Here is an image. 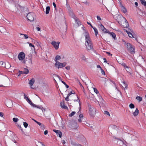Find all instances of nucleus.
I'll list each match as a JSON object with an SVG mask.
<instances>
[{
	"instance_id": "f257e3e1",
	"label": "nucleus",
	"mask_w": 146,
	"mask_h": 146,
	"mask_svg": "<svg viewBox=\"0 0 146 146\" xmlns=\"http://www.w3.org/2000/svg\"><path fill=\"white\" fill-rule=\"evenodd\" d=\"M86 38L85 45L88 50H89L93 49V46L89 34L86 32L85 33Z\"/></svg>"
},
{
	"instance_id": "f03ea898",
	"label": "nucleus",
	"mask_w": 146,
	"mask_h": 146,
	"mask_svg": "<svg viewBox=\"0 0 146 146\" xmlns=\"http://www.w3.org/2000/svg\"><path fill=\"white\" fill-rule=\"evenodd\" d=\"M125 46L127 48V50L129 51L131 54H133L135 53L134 48L131 44L129 43H127L125 44Z\"/></svg>"
},
{
	"instance_id": "7ed1b4c3",
	"label": "nucleus",
	"mask_w": 146,
	"mask_h": 146,
	"mask_svg": "<svg viewBox=\"0 0 146 146\" xmlns=\"http://www.w3.org/2000/svg\"><path fill=\"white\" fill-rule=\"evenodd\" d=\"M35 16V13L33 12H31L27 14V17L29 20L30 21H33Z\"/></svg>"
},
{
	"instance_id": "20e7f679",
	"label": "nucleus",
	"mask_w": 146,
	"mask_h": 146,
	"mask_svg": "<svg viewBox=\"0 0 146 146\" xmlns=\"http://www.w3.org/2000/svg\"><path fill=\"white\" fill-rule=\"evenodd\" d=\"M89 113L90 115L92 117L94 116L96 113V109L91 106H89Z\"/></svg>"
},
{
	"instance_id": "39448f33",
	"label": "nucleus",
	"mask_w": 146,
	"mask_h": 146,
	"mask_svg": "<svg viewBox=\"0 0 146 146\" xmlns=\"http://www.w3.org/2000/svg\"><path fill=\"white\" fill-rule=\"evenodd\" d=\"M66 64V63L64 62L63 63H61L58 61H57L55 63V66L58 68H61L64 67Z\"/></svg>"
},
{
	"instance_id": "423d86ee",
	"label": "nucleus",
	"mask_w": 146,
	"mask_h": 146,
	"mask_svg": "<svg viewBox=\"0 0 146 146\" xmlns=\"http://www.w3.org/2000/svg\"><path fill=\"white\" fill-rule=\"evenodd\" d=\"M28 102L33 107L39 108L41 109L42 111H43V110L44 111L45 110V109L42 106H40L35 104L31 102L30 100Z\"/></svg>"
},
{
	"instance_id": "0eeeda50",
	"label": "nucleus",
	"mask_w": 146,
	"mask_h": 146,
	"mask_svg": "<svg viewBox=\"0 0 146 146\" xmlns=\"http://www.w3.org/2000/svg\"><path fill=\"white\" fill-rule=\"evenodd\" d=\"M114 138L118 140L117 142V145L120 146H122L124 144L125 145V143H126V142L124 140H122L121 139H119V138H116L115 137H114Z\"/></svg>"
},
{
	"instance_id": "6e6552de",
	"label": "nucleus",
	"mask_w": 146,
	"mask_h": 146,
	"mask_svg": "<svg viewBox=\"0 0 146 146\" xmlns=\"http://www.w3.org/2000/svg\"><path fill=\"white\" fill-rule=\"evenodd\" d=\"M15 7H17V9H20L22 11L25 12V11H28V8L27 7H21L18 5H16Z\"/></svg>"
},
{
	"instance_id": "1a4fd4ad",
	"label": "nucleus",
	"mask_w": 146,
	"mask_h": 146,
	"mask_svg": "<svg viewBox=\"0 0 146 146\" xmlns=\"http://www.w3.org/2000/svg\"><path fill=\"white\" fill-rule=\"evenodd\" d=\"M60 43V42H56L55 41H53L51 42V44L53 46L56 50L58 49Z\"/></svg>"
},
{
	"instance_id": "9d476101",
	"label": "nucleus",
	"mask_w": 146,
	"mask_h": 146,
	"mask_svg": "<svg viewBox=\"0 0 146 146\" xmlns=\"http://www.w3.org/2000/svg\"><path fill=\"white\" fill-rule=\"evenodd\" d=\"M25 57V55L23 52H21L18 55V58L20 60H23Z\"/></svg>"
},
{
	"instance_id": "9b49d317",
	"label": "nucleus",
	"mask_w": 146,
	"mask_h": 146,
	"mask_svg": "<svg viewBox=\"0 0 146 146\" xmlns=\"http://www.w3.org/2000/svg\"><path fill=\"white\" fill-rule=\"evenodd\" d=\"M68 13L74 19H76V17L74 14L72 10L71 9L68 10Z\"/></svg>"
},
{
	"instance_id": "f8f14e48",
	"label": "nucleus",
	"mask_w": 146,
	"mask_h": 146,
	"mask_svg": "<svg viewBox=\"0 0 146 146\" xmlns=\"http://www.w3.org/2000/svg\"><path fill=\"white\" fill-rule=\"evenodd\" d=\"M53 131L56 133L57 135L60 138L61 137L62 133L60 131L56 129H53Z\"/></svg>"
},
{
	"instance_id": "ddd939ff",
	"label": "nucleus",
	"mask_w": 146,
	"mask_h": 146,
	"mask_svg": "<svg viewBox=\"0 0 146 146\" xmlns=\"http://www.w3.org/2000/svg\"><path fill=\"white\" fill-rule=\"evenodd\" d=\"M6 106L8 107H11L13 106L12 101L11 100L8 101L7 102Z\"/></svg>"
},
{
	"instance_id": "4468645a",
	"label": "nucleus",
	"mask_w": 146,
	"mask_h": 146,
	"mask_svg": "<svg viewBox=\"0 0 146 146\" xmlns=\"http://www.w3.org/2000/svg\"><path fill=\"white\" fill-rule=\"evenodd\" d=\"M107 33H109L111 36L112 37L114 38V40H115L116 39V35L115 33L113 32H110L109 31L107 32Z\"/></svg>"
},
{
	"instance_id": "2eb2a0df",
	"label": "nucleus",
	"mask_w": 146,
	"mask_h": 146,
	"mask_svg": "<svg viewBox=\"0 0 146 146\" xmlns=\"http://www.w3.org/2000/svg\"><path fill=\"white\" fill-rule=\"evenodd\" d=\"M60 106L62 108L65 109H68V108L66 106L64 105V104L63 102H61L60 104Z\"/></svg>"
},
{
	"instance_id": "dca6fc26",
	"label": "nucleus",
	"mask_w": 146,
	"mask_h": 146,
	"mask_svg": "<svg viewBox=\"0 0 146 146\" xmlns=\"http://www.w3.org/2000/svg\"><path fill=\"white\" fill-rule=\"evenodd\" d=\"M35 81L34 79L33 78L29 81V83L31 86H32L33 85Z\"/></svg>"
},
{
	"instance_id": "f3484780",
	"label": "nucleus",
	"mask_w": 146,
	"mask_h": 146,
	"mask_svg": "<svg viewBox=\"0 0 146 146\" xmlns=\"http://www.w3.org/2000/svg\"><path fill=\"white\" fill-rule=\"evenodd\" d=\"M32 120L34 121L35 122H36L37 124H38L41 127H44V125L43 124H42L41 123L39 122H38L36 120L34 119H33Z\"/></svg>"
},
{
	"instance_id": "a211bd4d",
	"label": "nucleus",
	"mask_w": 146,
	"mask_h": 146,
	"mask_svg": "<svg viewBox=\"0 0 146 146\" xmlns=\"http://www.w3.org/2000/svg\"><path fill=\"white\" fill-rule=\"evenodd\" d=\"M124 24V25H123V26L124 28H127L129 26L128 23L126 19H125V21Z\"/></svg>"
},
{
	"instance_id": "6ab92c4d",
	"label": "nucleus",
	"mask_w": 146,
	"mask_h": 146,
	"mask_svg": "<svg viewBox=\"0 0 146 146\" xmlns=\"http://www.w3.org/2000/svg\"><path fill=\"white\" fill-rule=\"evenodd\" d=\"M139 113V111L138 110V109L137 108L135 111V112H134L133 113V115L134 116H136Z\"/></svg>"
},
{
	"instance_id": "aec40b11",
	"label": "nucleus",
	"mask_w": 146,
	"mask_h": 146,
	"mask_svg": "<svg viewBox=\"0 0 146 146\" xmlns=\"http://www.w3.org/2000/svg\"><path fill=\"white\" fill-rule=\"evenodd\" d=\"M121 10L124 13H126L127 11L126 9L123 6H121Z\"/></svg>"
},
{
	"instance_id": "412c9836",
	"label": "nucleus",
	"mask_w": 146,
	"mask_h": 146,
	"mask_svg": "<svg viewBox=\"0 0 146 146\" xmlns=\"http://www.w3.org/2000/svg\"><path fill=\"white\" fill-rule=\"evenodd\" d=\"M100 100L101 101L99 103V104L101 105L102 106H104V105L105 102L104 100L102 99H100Z\"/></svg>"
},
{
	"instance_id": "4be33fe9",
	"label": "nucleus",
	"mask_w": 146,
	"mask_h": 146,
	"mask_svg": "<svg viewBox=\"0 0 146 146\" xmlns=\"http://www.w3.org/2000/svg\"><path fill=\"white\" fill-rule=\"evenodd\" d=\"M21 131L23 132V133L25 135H27L28 133L27 131L26 130V129L24 128V129H23L21 128Z\"/></svg>"
},
{
	"instance_id": "5701e85b",
	"label": "nucleus",
	"mask_w": 146,
	"mask_h": 146,
	"mask_svg": "<svg viewBox=\"0 0 146 146\" xmlns=\"http://www.w3.org/2000/svg\"><path fill=\"white\" fill-rule=\"evenodd\" d=\"M50 10V7L49 6H47L46 8V14H48L49 13Z\"/></svg>"
},
{
	"instance_id": "b1692460",
	"label": "nucleus",
	"mask_w": 146,
	"mask_h": 146,
	"mask_svg": "<svg viewBox=\"0 0 146 146\" xmlns=\"http://www.w3.org/2000/svg\"><path fill=\"white\" fill-rule=\"evenodd\" d=\"M60 58L61 57L59 55H57L55 57L54 60L56 62L58 60H60Z\"/></svg>"
},
{
	"instance_id": "393cba45",
	"label": "nucleus",
	"mask_w": 146,
	"mask_h": 146,
	"mask_svg": "<svg viewBox=\"0 0 146 146\" xmlns=\"http://www.w3.org/2000/svg\"><path fill=\"white\" fill-rule=\"evenodd\" d=\"M93 29H94V31L95 34L96 36H97L98 34V30L95 27H94L93 28Z\"/></svg>"
},
{
	"instance_id": "a878e982",
	"label": "nucleus",
	"mask_w": 146,
	"mask_h": 146,
	"mask_svg": "<svg viewBox=\"0 0 146 146\" xmlns=\"http://www.w3.org/2000/svg\"><path fill=\"white\" fill-rule=\"evenodd\" d=\"M122 83L124 84V86H123L122 87L125 89H127V85L126 83L125 82L123 81L122 82Z\"/></svg>"
},
{
	"instance_id": "bb28decb",
	"label": "nucleus",
	"mask_w": 146,
	"mask_h": 146,
	"mask_svg": "<svg viewBox=\"0 0 146 146\" xmlns=\"http://www.w3.org/2000/svg\"><path fill=\"white\" fill-rule=\"evenodd\" d=\"M24 72V74H27L28 73L29 71V70L26 68L24 69V70L23 71Z\"/></svg>"
},
{
	"instance_id": "cd10ccee",
	"label": "nucleus",
	"mask_w": 146,
	"mask_h": 146,
	"mask_svg": "<svg viewBox=\"0 0 146 146\" xmlns=\"http://www.w3.org/2000/svg\"><path fill=\"white\" fill-rule=\"evenodd\" d=\"M136 99L139 101V102L141 101L142 100V98L140 96H137L136 97Z\"/></svg>"
},
{
	"instance_id": "c85d7f7f",
	"label": "nucleus",
	"mask_w": 146,
	"mask_h": 146,
	"mask_svg": "<svg viewBox=\"0 0 146 146\" xmlns=\"http://www.w3.org/2000/svg\"><path fill=\"white\" fill-rule=\"evenodd\" d=\"M141 4L144 6H145L146 5V2L144 0H140Z\"/></svg>"
},
{
	"instance_id": "c756f323",
	"label": "nucleus",
	"mask_w": 146,
	"mask_h": 146,
	"mask_svg": "<svg viewBox=\"0 0 146 146\" xmlns=\"http://www.w3.org/2000/svg\"><path fill=\"white\" fill-rule=\"evenodd\" d=\"M104 113L105 115H108L109 116H110V115L109 113L107 111H104Z\"/></svg>"
},
{
	"instance_id": "7c9ffc66",
	"label": "nucleus",
	"mask_w": 146,
	"mask_h": 146,
	"mask_svg": "<svg viewBox=\"0 0 146 146\" xmlns=\"http://www.w3.org/2000/svg\"><path fill=\"white\" fill-rule=\"evenodd\" d=\"M76 23L78 25H80V22L79 21V20L78 19H76H76H74Z\"/></svg>"
},
{
	"instance_id": "2f4dec72",
	"label": "nucleus",
	"mask_w": 146,
	"mask_h": 146,
	"mask_svg": "<svg viewBox=\"0 0 146 146\" xmlns=\"http://www.w3.org/2000/svg\"><path fill=\"white\" fill-rule=\"evenodd\" d=\"M81 58L83 60H84L86 61V58L84 55H82L81 56Z\"/></svg>"
},
{
	"instance_id": "473e14b6",
	"label": "nucleus",
	"mask_w": 146,
	"mask_h": 146,
	"mask_svg": "<svg viewBox=\"0 0 146 146\" xmlns=\"http://www.w3.org/2000/svg\"><path fill=\"white\" fill-rule=\"evenodd\" d=\"M11 67L10 64H9L8 63H7L6 64V66L5 68L7 69H8L9 68Z\"/></svg>"
},
{
	"instance_id": "72a5a7b5",
	"label": "nucleus",
	"mask_w": 146,
	"mask_h": 146,
	"mask_svg": "<svg viewBox=\"0 0 146 146\" xmlns=\"http://www.w3.org/2000/svg\"><path fill=\"white\" fill-rule=\"evenodd\" d=\"M129 107L133 109L134 108L135 106L133 104L131 103L129 104Z\"/></svg>"
},
{
	"instance_id": "f704fd0d",
	"label": "nucleus",
	"mask_w": 146,
	"mask_h": 146,
	"mask_svg": "<svg viewBox=\"0 0 146 146\" xmlns=\"http://www.w3.org/2000/svg\"><path fill=\"white\" fill-rule=\"evenodd\" d=\"M76 113L75 111L72 112L69 115V116L71 117L73 116Z\"/></svg>"
},
{
	"instance_id": "c9c22d12",
	"label": "nucleus",
	"mask_w": 146,
	"mask_h": 146,
	"mask_svg": "<svg viewBox=\"0 0 146 146\" xmlns=\"http://www.w3.org/2000/svg\"><path fill=\"white\" fill-rule=\"evenodd\" d=\"M131 32L130 31L129 32H128L129 33H128V34L129 37L132 38L133 37L132 34L131 33Z\"/></svg>"
},
{
	"instance_id": "e433bc0d",
	"label": "nucleus",
	"mask_w": 146,
	"mask_h": 146,
	"mask_svg": "<svg viewBox=\"0 0 146 146\" xmlns=\"http://www.w3.org/2000/svg\"><path fill=\"white\" fill-rule=\"evenodd\" d=\"M61 82L65 86L66 88H69V86L67 85L65 82L62 81Z\"/></svg>"
},
{
	"instance_id": "4c0bfd02",
	"label": "nucleus",
	"mask_w": 146,
	"mask_h": 146,
	"mask_svg": "<svg viewBox=\"0 0 146 146\" xmlns=\"http://www.w3.org/2000/svg\"><path fill=\"white\" fill-rule=\"evenodd\" d=\"M13 121L15 122H17L18 120V119L17 118L15 117L13 118Z\"/></svg>"
},
{
	"instance_id": "58836bf2",
	"label": "nucleus",
	"mask_w": 146,
	"mask_h": 146,
	"mask_svg": "<svg viewBox=\"0 0 146 146\" xmlns=\"http://www.w3.org/2000/svg\"><path fill=\"white\" fill-rule=\"evenodd\" d=\"M66 3H67V4H66V8L68 10L69 9H70L71 8L70 7L69 5H68V4H67V0H66Z\"/></svg>"
},
{
	"instance_id": "ea45409f",
	"label": "nucleus",
	"mask_w": 146,
	"mask_h": 146,
	"mask_svg": "<svg viewBox=\"0 0 146 146\" xmlns=\"http://www.w3.org/2000/svg\"><path fill=\"white\" fill-rule=\"evenodd\" d=\"M23 125L25 128H27L28 126V124L26 122H24Z\"/></svg>"
},
{
	"instance_id": "a19ab883",
	"label": "nucleus",
	"mask_w": 146,
	"mask_h": 146,
	"mask_svg": "<svg viewBox=\"0 0 146 146\" xmlns=\"http://www.w3.org/2000/svg\"><path fill=\"white\" fill-rule=\"evenodd\" d=\"M82 2L85 4L86 5H87L88 6H89L90 5L89 2H87V1H83Z\"/></svg>"
},
{
	"instance_id": "79ce46f5",
	"label": "nucleus",
	"mask_w": 146,
	"mask_h": 146,
	"mask_svg": "<svg viewBox=\"0 0 146 146\" xmlns=\"http://www.w3.org/2000/svg\"><path fill=\"white\" fill-rule=\"evenodd\" d=\"M125 31L126 32L127 34L128 33H129L128 32H129L130 31L131 32H132V31L130 29H129V28L128 29V31H127L126 29H125Z\"/></svg>"
},
{
	"instance_id": "37998d69",
	"label": "nucleus",
	"mask_w": 146,
	"mask_h": 146,
	"mask_svg": "<svg viewBox=\"0 0 146 146\" xmlns=\"http://www.w3.org/2000/svg\"><path fill=\"white\" fill-rule=\"evenodd\" d=\"M104 28L105 27L104 26L102 25L101 24L100 26V28L101 29L102 31Z\"/></svg>"
},
{
	"instance_id": "c03bdc74",
	"label": "nucleus",
	"mask_w": 146,
	"mask_h": 146,
	"mask_svg": "<svg viewBox=\"0 0 146 146\" xmlns=\"http://www.w3.org/2000/svg\"><path fill=\"white\" fill-rule=\"evenodd\" d=\"M19 74L18 75V76H20V75L22 74H24V72L23 71H19Z\"/></svg>"
},
{
	"instance_id": "a18cd8bd",
	"label": "nucleus",
	"mask_w": 146,
	"mask_h": 146,
	"mask_svg": "<svg viewBox=\"0 0 146 146\" xmlns=\"http://www.w3.org/2000/svg\"><path fill=\"white\" fill-rule=\"evenodd\" d=\"M20 35H24V36L25 37V39H27V38H28V36L27 35L23 34H20Z\"/></svg>"
},
{
	"instance_id": "49530a36",
	"label": "nucleus",
	"mask_w": 146,
	"mask_h": 146,
	"mask_svg": "<svg viewBox=\"0 0 146 146\" xmlns=\"http://www.w3.org/2000/svg\"><path fill=\"white\" fill-rule=\"evenodd\" d=\"M94 91L96 94L99 93V92L98 90L96 88H94Z\"/></svg>"
},
{
	"instance_id": "de8ad7c7",
	"label": "nucleus",
	"mask_w": 146,
	"mask_h": 146,
	"mask_svg": "<svg viewBox=\"0 0 146 146\" xmlns=\"http://www.w3.org/2000/svg\"><path fill=\"white\" fill-rule=\"evenodd\" d=\"M126 70L127 72H129L131 70V68H130L128 67L127 66V68H126Z\"/></svg>"
},
{
	"instance_id": "09e8293b",
	"label": "nucleus",
	"mask_w": 146,
	"mask_h": 146,
	"mask_svg": "<svg viewBox=\"0 0 146 146\" xmlns=\"http://www.w3.org/2000/svg\"><path fill=\"white\" fill-rule=\"evenodd\" d=\"M101 73L102 74L104 75L105 74V73L104 71L102 69V68H101Z\"/></svg>"
},
{
	"instance_id": "8fccbe9b",
	"label": "nucleus",
	"mask_w": 146,
	"mask_h": 146,
	"mask_svg": "<svg viewBox=\"0 0 146 146\" xmlns=\"http://www.w3.org/2000/svg\"><path fill=\"white\" fill-rule=\"evenodd\" d=\"M122 65L125 68V69H126V68H127V66H126V64L125 63H123Z\"/></svg>"
},
{
	"instance_id": "3c124183",
	"label": "nucleus",
	"mask_w": 146,
	"mask_h": 146,
	"mask_svg": "<svg viewBox=\"0 0 146 146\" xmlns=\"http://www.w3.org/2000/svg\"><path fill=\"white\" fill-rule=\"evenodd\" d=\"M5 66H6L5 63L3 62V64H2H2L1 66H2L3 67H5Z\"/></svg>"
},
{
	"instance_id": "603ef678",
	"label": "nucleus",
	"mask_w": 146,
	"mask_h": 146,
	"mask_svg": "<svg viewBox=\"0 0 146 146\" xmlns=\"http://www.w3.org/2000/svg\"><path fill=\"white\" fill-rule=\"evenodd\" d=\"M116 127V125H110L109 126V127H110V128H114Z\"/></svg>"
},
{
	"instance_id": "864d4df0",
	"label": "nucleus",
	"mask_w": 146,
	"mask_h": 146,
	"mask_svg": "<svg viewBox=\"0 0 146 146\" xmlns=\"http://www.w3.org/2000/svg\"><path fill=\"white\" fill-rule=\"evenodd\" d=\"M107 29L105 28L103 30H102V31H103L105 33H107Z\"/></svg>"
},
{
	"instance_id": "5fc2aeb1",
	"label": "nucleus",
	"mask_w": 146,
	"mask_h": 146,
	"mask_svg": "<svg viewBox=\"0 0 146 146\" xmlns=\"http://www.w3.org/2000/svg\"><path fill=\"white\" fill-rule=\"evenodd\" d=\"M97 19L98 20H101V18L99 16H97Z\"/></svg>"
},
{
	"instance_id": "6e6d98bb",
	"label": "nucleus",
	"mask_w": 146,
	"mask_h": 146,
	"mask_svg": "<svg viewBox=\"0 0 146 146\" xmlns=\"http://www.w3.org/2000/svg\"><path fill=\"white\" fill-rule=\"evenodd\" d=\"M24 99H25L26 100L27 99V98L28 99L29 98L27 96H26L25 94H24Z\"/></svg>"
},
{
	"instance_id": "4d7b16f0",
	"label": "nucleus",
	"mask_w": 146,
	"mask_h": 146,
	"mask_svg": "<svg viewBox=\"0 0 146 146\" xmlns=\"http://www.w3.org/2000/svg\"><path fill=\"white\" fill-rule=\"evenodd\" d=\"M87 23L89 25H90L91 27L92 28H93L94 27H93L92 26V25L90 23H89L88 22H87Z\"/></svg>"
},
{
	"instance_id": "13d9d810",
	"label": "nucleus",
	"mask_w": 146,
	"mask_h": 146,
	"mask_svg": "<svg viewBox=\"0 0 146 146\" xmlns=\"http://www.w3.org/2000/svg\"><path fill=\"white\" fill-rule=\"evenodd\" d=\"M3 113L2 112H0V116L1 117H3Z\"/></svg>"
},
{
	"instance_id": "bf43d9fd",
	"label": "nucleus",
	"mask_w": 146,
	"mask_h": 146,
	"mask_svg": "<svg viewBox=\"0 0 146 146\" xmlns=\"http://www.w3.org/2000/svg\"><path fill=\"white\" fill-rule=\"evenodd\" d=\"M65 68L67 70H69L70 69V66H66L65 67Z\"/></svg>"
},
{
	"instance_id": "052dcab7",
	"label": "nucleus",
	"mask_w": 146,
	"mask_h": 146,
	"mask_svg": "<svg viewBox=\"0 0 146 146\" xmlns=\"http://www.w3.org/2000/svg\"><path fill=\"white\" fill-rule=\"evenodd\" d=\"M65 100H66V101H69V98L68 97H66L65 98Z\"/></svg>"
},
{
	"instance_id": "680f3d73",
	"label": "nucleus",
	"mask_w": 146,
	"mask_h": 146,
	"mask_svg": "<svg viewBox=\"0 0 146 146\" xmlns=\"http://www.w3.org/2000/svg\"><path fill=\"white\" fill-rule=\"evenodd\" d=\"M69 94L71 95L72 94H75V92L74 91H73V92L71 91L70 92Z\"/></svg>"
},
{
	"instance_id": "e2e57ef3",
	"label": "nucleus",
	"mask_w": 146,
	"mask_h": 146,
	"mask_svg": "<svg viewBox=\"0 0 146 146\" xmlns=\"http://www.w3.org/2000/svg\"><path fill=\"white\" fill-rule=\"evenodd\" d=\"M35 42H36V44L37 45V46H40V45L38 41H35Z\"/></svg>"
},
{
	"instance_id": "0e129e2a",
	"label": "nucleus",
	"mask_w": 146,
	"mask_h": 146,
	"mask_svg": "<svg viewBox=\"0 0 146 146\" xmlns=\"http://www.w3.org/2000/svg\"><path fill=\"white\" fill-rule=\"evenodd\" d=\"M53 5L54 6V8H55V9L56 10V4L54 2H53Z\"/></svg>"
},
{
	"instance_id": "69168bd1",
	"label": "nucleus",
	"mask_w": 146,
	"mask_h": 146,
	"mask_svg": "<svg viewBox=\"0 0 146 146\" xmlns=\"http://www.w3.org/2000/svg\"><path fill=\"white\" fill-rule=\"evenodd\" d=\"M79 117L80 118H82L83 117V115L82 114H80L79 115Z\"/></svg>"
},
{
	"instance_id": "338daca9",
	"label": "nucleus",
	"mask_w": 146,
	"mask_h": 146,
	"mask_svg": "<svg viewBox=\"0 0 146 146\" xmlns=\"http://www.w3.org/2000/svg\"><path fill=\"white\" fill-rule=\"evenodd\" d=\"M29 45L30 46H32L34 48L35 46L33 45L31 43H29Z\"/></svg>"
},
{
	"instance_id": "774afa93",
	"label": "nucleus",
	"mask_w": 146,
	"mask_h": 146,
	"mask_svg": "<svg viewBox=\"0 0 146 146\" xmlns=\"http://www.w3.org/2000/svg\"><path fill=\"white\" fill-rule=\"evenodd\" d=\"M48 131L47 130H45L44 132V134L45 135H46L48 134Z\"/></svg>"
}]
</instances>
